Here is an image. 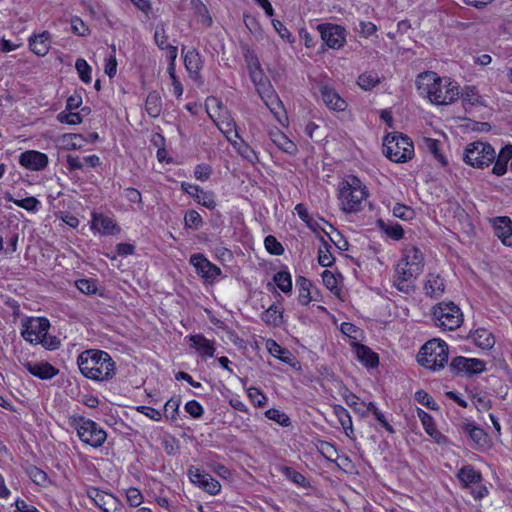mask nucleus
Instances as JSON below:
<instances>
[{
  "mask_svg": "<svg viewBox=\"0 0 512 512\" xmlns=\"http://www.w3.org/2000/svg\"><path fill=\"white\" fill-rule=\"evenodd\" d=\"M416 86L419 93L436 105H449L460 97L459 86L450 78H441L435 72L418 75Z\"/></svg>",
  "mask_w": 512,
  "mask_h": 512,
  "instance_id": "obj_1",
  "label": "nucleus"
},
{
  "mask_svg": "<svg viewBox=\"0 0 512 512\" xmlns=\"http://www.w3.org/2000/svg\"><path fill=\"white\" fill-rule=\"evenodd\" d=\"M423 267L424 258L419 248L413 245L406 246L403 257L395 268L394 286L405 294L414 292V282Z\"/></svg>",
  "mask_w": 512,
  "mask_h": 512,
  "instance_id": "obj_2",
  "label": "nucleus"
},
{
  "mask_svg": "<svg viewBox=\"0 0 512 512\" xmlns=\"http://www.w3.org/2000/svg\"><path fill=\"white\" fill-rule=\"evenodd\" d=\"M83 376L95 381H107L115 375V362L105 351L85 350L77 358Z\"/></svg>",
  "mask_w": 512,
  "mask_h": 512,
  "instance_id": "obj_3",
  "label": "nucleus"
},
{
  "mask_svg": "<svg viewBox=\"0 0 512 512\" xmlns=\"http://www.w3.org/2000/svg\"><path fill=\"white\" fill-rule=\"evenodd\" d=\"M369 195L367 187L356 176H349L339 186L338 199L345 213H357L362 210L363 202Z\"/></svg>",
  "mask_w": 512,
  "mask_h": 512,
  "instance_id": "obj_4",
  "label": "nucleus"
},
{
  "mask_svg": "<svg viewBox=\"0 0 512 512\" xmlns=\"http://www.w3.org/2000/svg\"><path fill=\"white\" fill-rule=\"evenodd\" d=\"M448 345L440 339H431L427 341L420 349L417 355V361L421 366L431 370L444 368L448 362Z\"/></svg>",
  "mask_w": 512,
  "mask_h": 512,
  "instance_id": "obj_5",
  "label": "nucleus"
},
{
  "mask_svg": "<svg viewBox=\"0 0 512 512\" xmlns=\"http://www.w3.org/2000/svg\"><path fill=\"white\" fill-rule=\"evenodd\" d=\"M414 152L412 141L400 133H392L383 140V153L393 162H406Z\"/></svg>",
  "mask_w": 512,
  "mask_h": 512,
  "instance_id": "obj_6",
  "label": "nucleus"
},
{
  "mask_svg": "<svg viewBox=\"0 0 512 512\" xmlns=\"http://www.w3.org/2000/svg\"><path fill=\"white\" fill-rule=\"evenodd\" d=\"M70 425L76 429L82 442L92 447H100L107 438L106 432L94 421L82 416L70 417Z\"/></svg>",
  "mask_w": 512,
  "mask_h": 512,
  "instance_id": "obj_7",
  "label": "nucleus"
},
{
  "mask_svg": "<svg viewBox=\"0 0 512 512\" xmlns=\"http://www.w3.org/2000/svg\"><path fill=\"white\" fill-rule=\"evenodd\" d=\"M496 157L494 148L487 142L475 141L468 144L463 152V161L475 168L489 166Z\"/></svg>",
  "mask_w": 512,
  "mask_h": 512,
  "instance_id": "obj_8",
  "label": "nucleus"
},
{
  "mask_svg": "<svg viewBox=\"0 0 512 512\" xmlns=\"http://www.w3.org/2000/svg\"><path fill=\"white\" fill-rule=\"evenodd\" d=\"M432 316L436 326L444 330H455L463 322V314L453 302L439 303L433 307Z\"/></svg>",
  "mask_w": 512,
  "mask_h": 512,
  "instance_id": "obj_9",
  "label": "nucleus"
},
{
  "mask_svg": "<svg viewBox=\"0 0 512 512\" xmlns=\"http://www.w3.org/2000/svg\"><path fill=\"white\" fill-rule=\"evenodd\" d=\"M209 101L211 103H215L218 108L216 115L209 113V116L212 118L219 130L225 135L226 139L233 146H236L237 142L235 139L239 138V135L236 130L234 119L216 98H211Z\"/></svg>",
  "mask_w": 512,
  "mask_h": 512,
  "instance_id": "obj_10",
  "label": "nucleus"
},
{
  "mask_svg": "<svg viewBox=\"0 0 512 512\" xmlns=\"http://www.w3.org/2000/svg\"><path fill=\"white\" fill-rule=\"evenodd\" d=\"M50 323L44 317H30L22 321L21 335L31 344H39L47 334Z\"/></svg>",
  "mask_w": 512,
  "mask_h": 512,
  "instance_id": "obj_11",
  "label": "nucleus"
},
{
  "mask_svg": "<svg viewBox=\"0 0 512 512\" xmlns=\"http://www.w3.org/2000/svg\"><path fill=\"white\" fill-rule=\"evenodd\" d=\"M189 263L195 268L196 273L207 283H213L222 273L218 266L210 262L201 253L192 254Z\"/></svg>",
  "mask_w": 512,
  "mask_h": 512,
  "instance_id": "obj_12",
  "label": "nucleus"
},
{
  "mask_svg": "<svg viewBox=\"0 0 512 512\" xmlns=\"http://www.w3.org/2000/svg\"><path fill=\"white\" fill-rule=\"evenodd\" d=\"M188 476L194 485L203 489L210 495H216L221 491V484L219 481L199 468H190L188 470Z\"/></svg>",
  "mask_w": 512,
  "mask_h": 512,
  "instance_id": "obj_13",
  "label": "nucleus"
},
{
  "mask_svg": "<svg viewBox=\"0 0 512 512\" xmlns=\"http://www.w3.org/2000/svg\"><path fill=\"white\" fill-rule=\"evenodd\" d=\"M450 369L454 372L470 376L483 372L486 369V363L477 358L458 356L452 359Z\"/></svg>",
  "mask_w": 512,
  "mask_h": 512,
  "instance_id": "obj_14",
  "label": "nucleus"
},
{
  "mask_svg": "<svg viewBox=\"0 0 512 512\" xmlns=\"http://www.w3.org/2000/svg\"><path fill=\"white\" fill-rule=\"evenodd\" d=\"M322 40L332 49H339L345 42V30L334 24H321L318 26Z\"/></svg>",
  "mask_w": 512,
  "mask_h": 512,
  "instance_id": "obj_15",
  "label": "nucleus"
},
{
  "mask_svg": "<svg viewBox=\"0 0 512 512\" xmlns=\"http://www.w3.org/2000/svg\"><path fill=\"white\" fill-rule=\"evenodd\" d=\"M86 494L103 512H113L117 509L118 500L110 493L102 491L96 487H88Z\"/></svg>",
  "mask_w": 512,
  "mask_h": 512,
  "instance_id": "obj_16",
  "label": "nucleus"
},
{
  "mask_svg": "<svg viewBox=\"0 0 512 512\" xmlns=\"http://www.w3.org/2000/svg\"><path fill=\"white\" fill-rule=\"evenodd\" d=\"M48 163V156L36 150L25 151L19 156V164L32 171H41L47 167Z\"/></svg>",
  "mask_w": 512,
  "mask_h": 512,
  "instance_id": "obj_17",
  "label": "nucleus"
},
{
  "mask_svg": "<svg viewBox=\"0 0 512 512\" xmlns=\"http://www.w3.org/2000/svg\"><path fill=\"white\" fill-rule=\"evenodd\" d=\"M319 92L325 105L333 111H344L347 108V102L328 85H320Z\"/></svg>",
  "mask_w": 512,
  "mask_h": 512,
  "instance_id": "obj_18",
  "label": "nucleus"
},
{
  "mask_svg": "<svg viewBox=\"0 0 512 512\" xmlns=\"http://www.w3.org/2000/svg\"><path fill=\"white\" fill-rule=\"evenodd\" d=\"M494 234L505 246L512 245V221L507 216L496 217L492 220Z\"/></svg>",
  "mask_w": 512,
  "mask_h": 512,
  "instance_id": "obj_19",
  "label": "nucleus"
},
{
  "mask_svg": "<svg viewBox=\"0 0 512 512\" xmlns=\"http://www.w3.org/2000/svg\"><path fill=\"white\" fill-rule=\"evenodd\" d=\"M23 365L30 374L42 380L52 379L59 373V370L56 367L45 361H27Z\"/></svg>",
  "mask_w": 512,
  "mask_h": 512,
  "instance_id": "obj_20",
  "label": "nucleus"
},
{
  "mask_svg": "<svg viewBox=\"0 0 512 512\" xmlns=\"http://www.w3.org/2000/svg\"><path fill=\"white\" fill-rule=\"evenodd\" d=\"M463 433L467 434L474 442L477 449H487L490 447V440L483 429L472 423H464L461 426Z\"/></svg>",
  "mask_w": 512,
  "mask_h": 512,
  "instance_id": "obj_21",
  "label": "nucleus"
},
{
  "mask_svg": "<svg viewBox=\"0 0 512 512\" xmlns=\"http://www.w3.org/2000/svg\"><path fill=\"white\" fill-rule=\"evenodd\" d=\"M425 294L431 298H439L445 291V281L435 273H429L424 283Z\"/></svg>",
  "mask_w": 512,
  "mask_h": 512,
  "instance_id": "obj_22",
  "label": "nucleus"
},
{
  "mask_svg": "<svg viewBox=\"0 0 512 512\" xmlns=\"http://www.w3.org/2000/svg\"><path fill=\"white\" fill-rule=\"evenodd\" d=\"M354 352L357 359L368 368H375L379 364L378 355L373 352L368 346L359 344L356 342L352 343Z\"/></svg>",
  "mask_w": 512,
  "mask_h": 512,
  "instance_id": "obj_23",
  "label": "nucleus"
},
{
  "mask_svg": "<svg viewBox=\"0 0 512 512\" xmlns=\"http://www.w3.org/2000/svg\"><path fill=\"white\" fill-rule=\"evenodd\" d=\"M91 228L101 234H115L119 231L113 220L103 214H92Z\"/></svg>",
  "mask_w": 512,
  "mask_h": 512,
  "instance_id": "obj_24",
  "label": "nucleus"
},
{
  "mask_svg": "<svg viewBox=\"0 0 512 512\" xmlns=\"http://www.w3.org/2000/svg\"><path fill=\"white\" fill-rule=\"evenodd\" d=\"M189 340L191 342V346L197 350L201 357L207 358L214 356V341L205 338L202 334L191 335Z\"/></svg>",
  "mask_w": 512,
  "mask_h": 512,
  "instance_id": "obj_25",
  "label": "nucleus"
},
{
  "mask_svg": "<svg viewBox=\"0 0 512 512\" xmlns=\"http://www.w3.org/2000/svg\"><path fill=\"white\" fill-rule=\"evenodd\" d=\"M493 167V173L502 176L507 171L508 162L511 161L510 172H512V144H508L501 148Z\"/></svg>",
  "mask_w": 512,
  "mask_h": 512,
  "instance_id": "obj_26",
  "label": "nucleus"
},
{
  "mask_svg": "<svg viewBox=\"0 0 512 512\" xmlns=\"http://www.w3.org/2000/svg\"><path fill=\"white\" fill-rule=\"evenodd\" d=\"M269 137L271 141L283 152L290 155H294L297 152L296 144L278 128L270 130Z\"/></svg>",
  "mask_w": 512,
  "mask_h": 512,
  "instance_id": "obj_27",
  "label": "nucleus"
},
{
  "mask_svg": "<svg viewBox=\"0 0 512 512\" xmlns=\"http://www.w3.org/2000/svg\"><path fill=\"white\" fill-rule=\"evenodd\" d=\"M418 415L422 421L425 431L435 440L436 443L446 444L448 442L447 437L436 429L433 419L428 413L420 410Z\"/></svg>",
  "mask_w": 512,
  "mask_h": 512,
  "instance_id": "obj_28",
  "label": "nucleus"
},
{
  "mask_svg": "<svg viewBox=\"0 0 512 512\" xmlns=\"http://www.w3.org/2000/svg\"><path fill=\"white\" fill-rule=\"evenodd\" d=\"M50 35L47 31L35 35L29 39V46L33 53L38 56H45L49 51Z\"/></svg>",
  "mask_w": 512,
  "mask_h": 512,
  "instance_id": "obj_29",
  "label": "nucleus"
},
{
  "mask_svg": "<svg viewBox=\"0 0 512 512\" xmlns=\"http://www.w3.org/2000/svg\"><path fill=\"white\" fill-rule=\"evenodd\" d=\"M472 341L481 349H491L495 345L493 334L485 328H479L470 334Z\"/></svg>",
  "mask_w": 512,
  "mask_h": 512,
  "instance_id": "obj_30",
  "label": "nucleus"
},
{
  "mask_svg": "<svg viewBox=\"0 0 512 512\" xmlns=\"http://www.w3.org/2000/svg\"><path fill=\"white\" fill-rule=\"evenodd\" d=\"M296 285L298 287V300L302 305H308L315 298L312 295V283L303 276H299L296 279Z\"/></svg>",
  "mask_w": 512,
  "mask_h": 512,
  "instance_id": "obj_31",
  "label": "nucleus"
},
{
  "mask_svg": "<svg viewBox=\"0 0 512 512\" xmlns=\"http://www.w3.org/2000/svg\"><path fill=\"white\" fill-rule=\"evenodd\" d=\"M333 413L337 417L342 428L344 429L345 434L348 437H351V434H353V425L349 412L341 405H334Z\"/></svg>",
  "mask_w": 512,
  "mask_h": 512,
  "instance_id": "obj_32",
  "label": "nucleus"
},
{
  "mask_svg": "<svg viewBox=\"0 0 512 512\" xmlns=\"http://www.w3.org/2000/svg\"><path fill=\"white\" fill-rule=\"evenodd\" d=\"M458 479L465 486L476 484L481 480V474L474 469L473 466L467 465L461 468L458 472Z\"/></svg>",
  "mask_w": 512,
  "mask_h": 512,
  "instance_id": "obj_33",
  "label": "nucleus"
},
{
  "mask_svg": "<svg viewBox=\"0 0 512 512\" xmlns=\"http://www.w3.org/2000/svg\"><path fill=\"white\" fill-rule=\"evenodd\" d=\"M266 348L272 356L280 359L281 361L287 364L291 363L293 359L291 352L281 347L275 340H267Z\"/></svg>",
  "mask_w": 512,
  "mask_h": 512,
  "instance_id": "obj_34",
  "label": "nucleus"
},
{
  "mask_svg": "<svg viewBox=\"0 0 512 512\" xmlns=\"http://www.w3.org/2000/svg\"><path fill=\"white\" fill-rule=\"evenodd\" d=\"M145 109L149 116L156 118L161 114L162 102L160 95L156 92H150L146 98Z\"/></svg>",
  "mask_w": 512,
  "mask_h": 512,
  "instance_id": "obj_35",
  "label": "nucleus"
},
{
  "mask_svg": "<svg viewBox=\"0 0 512 512\" xmlns=\"http://www.w3.org/2000/svg\"><path fill=\"white\" fill-rule=\"evenodd\" d=\"M184 64L189 73L197 74L202 68V60L196 49H190L184 56Z\"/></svg>",
  "mask_w": 512,
  "mask_h": 512,
  "instance_id": "obj_36",
  "label": "nucleus"
},
{
  "mask_svg": "<svg viewBox=\"0 0 512 512\" xmlns=\"http://www.w3.org/2000/svg\"><path fill=\"white\" fill-rule=\"evenodd\" d=\"M261 319L268 325L278 326L281 324L282 312L277 305L269 306L262 314Z\"/></svg>",
  "mask_w": 512,
  "mask_h": 512,
  "instance_id": "obj_37",
  "label": "nucleus"
},
{
  "mask_svg": "<svg viewBox=\"0 0 512 512\" xmlns=\"http://www.w3.org/2000/svg\"><path fill=\"white\" fill-rule=\"evenodd\" d=\"M273 281L283 293L292 291V279L288 271H279L273 276Z\"/></svg>",
  "mask_w": 512,
  "mask_h": 512,
  "instance_id": "obj_38",
  "label": "nucleus"
},
{
  "mask_svg": "<svg viewBox=\"0 0 512 512\" xmlns=\"http://www.w3.org/2000/svg\"><path fill=\"white\" fill-rule=\"evenodd\" d=\"M463 101V105L465 109H467V106H474L481 103V97L478 93V90L474 86H467L463 90L462 93H460Z\"/></svg>",
  "mask_w": 512,
  "mask_h": 512,
  "instance_id": "obj_39",
  "label": "nucleus"
},
{
  "mask_svg": "<svg viewBox=\"0 0 512 512\" xmlns=\"http://www.w3.org/2000/svg\"><path fill=\"white\" fill-rule=\"evenodd\" d=\"M5 199L9 202H13L18 207L23 208L27 211H36L37 207L39 205L38 199L33 196L26 197L24 199L19 200V199H14L10 194H7L5 196Z\"/></svg>",
  "mask_w": 512,
  "mask_h": 512,
  "instance_id": "obj_40",
  "label": "nucleus"
},
{
  "mask_svg": "<svg viewBox=\"0 0 512 512\" xmlns=\"http://www.w3.org/2000/svg\"><path fill=\"white\" fill-rule=\"evenodd\" d=\"M379 82L378 74L372 71L361 74L357 80V84L364 90L374 88Z\"/></svg>",
  "mask_w": 512,
  "mask_h": 512,
  "instance_id": "obj_41",
  "label": "nucleus"
},
{
  "mask_svg": "<svg viewBox=\"0 0 512 512\" xmlns=\"http://www.w3.org/2000/svg\"><path fill=\"white\" fill-rule=\"evenodd\" d=\"M27 473L30 479L37 485L47 486L50 483L47 474L36 466L29 467Z\"/></svg>",
  "mask_w": 512,
  "mask_h": 512,
  "instance_id": "obj_42",
  "label": "nucleus"
},
{
  "mask_svg": "<svg viewBox=\"0 0 512 512\" xmlns=\"http://www.w3.org/2000/svg\"><path fill=\"white\" fill-rule=\"evenodd\" d=\"M265 416L268 419L275 421L281 426L287 427L290 425V418L284 412L278 409L271 408L267 410L265 412Z\"/></svg>",
  "mask_w": 512,
  "mask_h": 512,
  "instance_id": "obj_43",
  "label": "nucleus"
},
{
  "mask_svg": "<svg viewBox=\"0 0 512 512\" xmlns=\"http://www.w3.org/2000/svg\"><path fill=\"white\" fill-rule=\"evenodd\" d=\"M75 68L79 74L80 79L85 83L91 81V67L86 60L79 58L76 60Z\"/></svg>",
  "mask_w": 512,
  "mask_h": 512,
  "instance_id": "obj_44",
  "label": "nucleus"
},
{
  "mask_svg": "<svg viewBox=\"0 0 512 512\" xmlns=\"http://www.w3.org/2000/svg\"><path fill=\"white\" fill-rule=\"evenodd\" d=\"M154 41L155 44L161 49L164 50L170 44H168V35L166 34L165 26L163 23L157 25L154 32Z\"/></svg>",
  "mask_w": 512,
  "mask_h": 512,
  "instance_id": "obj_45",
  "label": "nucleus"
},
{
  "mask_svg": "<svg viewBox=\"0 0 512 512\" xmlns=\"http://www.w3.org/2000/svg\"><path fill=\"white\" fill-rule=\"evenodd\" d=\"M185 226L192 229H198L202 226V217L195 210H189L184 217Z\"/></svg>",
  "mask_w": 512,
  "mask_h": 512,
  "instance_id": "obj_46",
  "label": "nucleus"
},
{
  "mask_svg": "<svg viewBox=\"0 0 512 512\" xmlns=\"http://www.w3.org/2000/svg\"><path fill=\"white\" fill-rule=\"evenodd\" d=\"M323 248L319 249L318 263L323 267H329L333 264L334 258L329 251L328 243L322 238Z\"/></svg>",
  "mask_w": 512,
  "mask_h": 512,
  "instance_id": "obj_47",
  "label": "nucleus"
},
{
  "mask_svg": "<svg viewBox=\"0 0 512 512\" xmlns=\"http://www.w3.org/2000/svg\"><path fill=\"white\" fill-rule=\"evenodd\" d=\"M238 153L244 158L246 159L247 161H249L250 163H256L258 161V156L257 154L255 153V151L249 146L247 145L246 143H240V144H236V146H234Z\"/></svg>",
  "mask_w": 512,
  "mask_h": 512,
  "instance_id": "obj_48",
  "label": "nucleus"
},
{
  "mask_svg": "<svg viewBox=\"0 0 512 512\" xmlns=\"http://www.w3.org/2000/svg\"><path fill=\"white\" fill-rule=\"evenodd\" d=\"M57 119L61 123L69 124V125H77L82 122V117L77 112H66L62 111L57 115Z\"/></svg>",
  "mask_w": 512,
  "mask_h": 512,
  "instance_id": "obj_49",
  "label": "nucleus"
},
{
  "mask_svg": "<svg viewBox=\"0 0 512 512\" xmlns=\"http://www.w3.org/2000/svg\"><path fill=\"white\" fill-rule=\"evenodd\" d=\"M264 103L271 111V113L280 121V114L283 111V104L278 95H272V97L267 99Z\"/></svg>",
  "mask_w": 512,
  "mask_h": 512,
  "instance_id": "obj_50",
  "label": "nucleus"
},
{
  "mask_svg": "<svg viewBox=\"0 0 512 512\" xmlns=\"http://www.w3.org/2000/svg\"><path fill=\"white\" fill-rule=\"evenodd\" d=\"M264 244L266 250L272 255H281L284 252V248L281 243L272 235H268L265 238Z\"/></svg>",
  "mask_w": 512,
  "mask_h": 512,
  "instance_id": "obj_51",
  "label": "nucleus"
},
{
  "mask_svg": "<svg viewBox=\"0 0 512 512\" xmlns=\"http://www.w3.org/2000/svg\"><path fill=\"white\" fill-rule=\"evenodd\" d=\"M424 142H425V146L427 148V150L437 159L439 160L442 164H445V158L443 157V155L440 153V149H439V141L438 140H435V139H431V138H425L424 139Z\"/></svg>",
  "mask_w": 512,
  "mask_h": 512,
  "instance_id": "obj_52",
  "label": "nucleus"
},
{
  "mask_svg": "<svg viewBox=\"0 0 512 512\" xmlns=\"http://www.w3.org/2000/svg\"><path fill=\"white\" fill-rule=\"evenodd\" d=\"M195 200L201 204L202 206L212 210L216 207V202L214 196L211 192H206L201 190L199 194L196 196Z\"/></svg>",
  "mask_w": 512,
  "mask_h": 512,
  "instance_id": "obj_53",
  "label": "nucleus"
},
{
  "mask_svg": "<svg viewBox=\"0 0 512 512\" xmlns=\"http://www.w3.org/2000/svg\"><path fill=\"white\" fill-rule=\"evenodd\" d=\"M283 472L284 475L295 484L301 487H305L307 485L306 478L304 477V475L301 474L300 472H297L293 468L284 467Z\"/></svg>",
  "mask_w": 512,
  "mask_h": 512,
  "instance_id": "obj_54",
  "label": "nucleus"
},
{
  "mask_svg": "<svg viewBox=\"0 0 512 512\" xmlns=\"http://www.w3.org/2000/svg\"><path fill=\"white\" fill-rule=\"evenodd\" d=\"M350 401L346 403L353 411L359 414L361 417L367 416L366 403L361 401L357 396H349Z\"/></svg>",
  "mask_w": 512,
  "mask_h": 512,
  "instance_id": "obj_55",
  "label": "nucleus"
},
{
  "mask_svg": "<svg viewBox=\"0 0 512 512\" xmlns=\"http://www.w3.org/2000/svg\"><path fill=\"white\" fill-rule=\"evenodd\" d=\"M248 397L255 406L263 407L266 404V396L256 387L248 389Z\"/></svg>",
  "mask_w": 512,
  "mask_h": 512,
  "instance_id": "obj_56",
  "label": "nucleus"
},
{
  "mask_svg": "<svg viewBox=\"0 0 512 512\" xmlns=\"http://www.w3.org/2000/svg\"><path fill=\"white\" fill-rule=\"evenodd\" d=\"M295 211L297 212L299 218L303 220L309 228L315 230L317 223L310 217L307 208L303 204H297L295 206Z\"/></svg>",
  "mask_w": 512,
  "mask_h": 512,
  "instance_id": "obj_57",
  "label": "nucleus"
},
{
  "mask_svg": "<svg viewBox=\"0 0 512 512\" xmlns=\"http://www.w3.org/2000/svg\"><path fill=\"white\" fill-rule=\"evenodd\" d=\"M126 498L127 502L133 507H138L143 502V496L141 492L135 487H130L127 489Z\"/></svg>",
  "mask_w": 512,
  "mask_h": 512,
  "instance_id": "obj_58",
  "label": "nucleus"
},
{
  "mask_svg": "<svg viewBox=\"0 0 512 512\" xmlns=\"http://www.w3.org/2000/svg\"><path fill=\"white\" fill-rule=\"evenodd\" d=\"M76 287L86 295L95 294L97 291L95 282L89 279H80L76 281Z\"/></svg>",
  "mask_w": 512,
  "mask_h": 512,
  "instance_id": "obj_59",
  "label": "nucleus"
},
{
  "mask_svg": "<svg viewBox=\"0 0 512 512\" xmlns=\"http://www.w3.org/2000/svg\"><path fill=\"white\" fill-rule=\"evenodd\" d=\"M413 210L406 205L397 203L393 207V215L402 220H409L413 217Z\"/></svg>",
  "mask_w": 512,
  "mask_h": 512,
  "instance_id": "obj_60",
  "label": "nucleus"
},
{
  "mask_svg": "<svg viewBox=\"0 0 512 512\" xmlns=\"http://www.w3.org/2000/svg\"><path fill=\"white\" fill-rule=\"evenodd\" d=\"M180 400L171 398L164 405V412L167 418L174 420L179 409Z\"/></svg>",
  "mask_w": 512,
  "mask_h": 512,
  "instance_id": "obj_61",
  "label": "nucleus"
},
{
  "mask_svg": "<svg viewBox=\"0 0 512 512\" xmlns=\"http://www.w3.org/2000/svg\"><path fill=\"white\" fill-rule=\"evenodd\" d=\"M71 29L74 34L79 36H85L89 32L88 27L79 17H73L71 19Z\"/></svg>",
  "mask_w": 512,
  "mask_h": 512,
  "instance_id": "obj_62",
  "label": "nucleus"
},
{
  "mask_svg": "<svg viewBox=\"0 0 512 512\" xmlns=\"http://www.w3.org/2000/svg\"><path fill=\"white\" fill-rule=\"evenodd\" d=\"M82 136L79 134L63 135V142L67 149H79L81 147Z\"/></svg>",
  "mask_w": 512,
  "mask_h": 512,
  "instance_id": "obj_63",
  "label": "nucleus"
},
{
  "mask_svg": "<svg viewBox=\"0 0 512 512\" xmlns=\"http://www.w3.org/2000/svg\"><path fill=\"white\" fill-rule=\"evenodd\" d=\"M273 27L276 30V32L279 34V36L287 40L289 43L294 42V38L290 31L286 28V26L279 20H273L272 21Z\"/></svg>",
  "mask_w": 512,
  "mask_h": 512,
  "instance_id": "obj_64",
  "label": "nucleus"
}]
</instances>
